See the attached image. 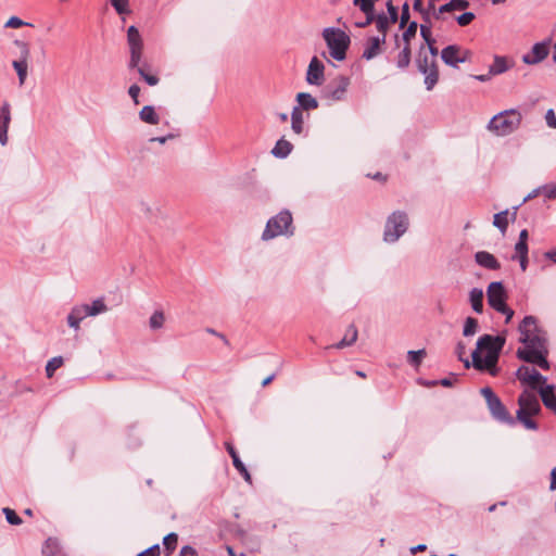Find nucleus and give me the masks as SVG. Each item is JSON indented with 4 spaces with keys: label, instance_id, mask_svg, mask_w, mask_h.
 Returning <instances> with one entry per match:
<instances>
[{
    "label": "nucleus",
    "instance_id": "55",
    "mask_svg": "<svg viewBox=\"0 0 556 556\" xmlns=\"http://www.w3.org/2000/svg\"><path fill=\"white\" fill-rule=\"evenodd\" d=\"M545 121L549 128L556 129V115L553 109L547 110Z\"/></svg>",
    "mask_w": 556,
    "mask_h": 556
},
{
    "label": "nucleus",
    "instance_id": "2",
    "mask_svg": "<svg viewBox=\"0 0 556 556\" xmlns=\"http://www.w3.org/2000/svg\"><path fill=\"white\" fill-rule=\"evenodd\" d=\"M504 344L503 337L481 336L477 341V349L471 354L472 366L477 370H488L491 376H496L498 374L496 364Z\"/></svg>",
    "mask_w": 556,
    "mask_h": 556
},
{
    "label": "nucleus",
    "instance_id": "49",
    "mask_svg": "<svg viewBox=\"0 0 556 556\" xmlns=\"http://www.w3.org/2000/svg\"><path fill=\"white\" fill-rule=\"evenodd\" d=\"M476 18L475 13L472 12H465L456 17L457 24L459 26H467L469 25L473 20Z\"/></svg>",
    "mask_w": 556,
    "mask_h": 556
},
{
    "label": "nucleus",
    "instance_id": "61",
    "mask_svg": "<svg viewBox=\"0 0 556 556\" xmlns=\"http://www.w3.org/2000/svg\"><path fill=\"white\" fill-rule=\"evenodd\" d=\"M497 312L506 316V318H505L506 324H508L511 320V318L515 314L514 311L510 307H508L507 304L505 305V309L497 311Z\"/></svg>",
    "mask_w": 556,
    "mask_h": 556
},
{
    "label": "nucleus",
    "instance_id": "7",
    "mask_svg": "<svg viewBox=\"0 0 556 556\" xmlns=\"http://www.w3.org/2000/svg\"><path fill=\"white\" fill-rule=\"evenodd\" d=\"M481 394L485 399V402L493 418L507 425H515V418L508 413L500 397L493 392L491 388H482Z\"/></svg>",
    "mask_w": 556,
    "mask_h": 556
},
{
    "label": "nucleus",
    "instance_id": "63",
    "mask_svg": "<svg viewBox=\"0 0 556 556\" xmlns=\"http://www.w3.org/2000/svg\"><path fill=\"white\" fill-rule=\"evenodd\" d=\"M420 35H421L422 39H427V38L431 37L432 36L431 27L429 25L421 24L420 25Z\"/></svg>",
    "mask_w": 556,
    "mask_h": 556
},
{
    "label": "nucleus",
    "instance_id": "52",
    "mask_svg": "<svg viewBox=\"0 0 556 556\" xmlns=\"http://www.w3.org/2000/svg\"><path fill=\"white\" fill-rule=\"evenodd\" d=\"M29 25L28 23L22 21L17 16L10 17L7 23L4 24V27L7 28H20L22 26Z\"/></svg>",
    "mask_w": 556,
    "mask_h": 556
},
{
    "label": "nucleus",
    "instance_id": "19",
    "mask_svg": "<svg viewBox=\"0 0 556 556\" xmlns=\"http://www.w3.org/2000/svg\"><path fill=\"white\" fill-rule=\"evenodd\" d=\"M555 387L552 384L542 386L539 388V394L542 399L543 404L548 409H552L556 414V395Z\"/></svg>",
    "mask_w": 556,
    "mask_h": 556
},
{
    "label": "nucleus",
    "instance_id": "17",
    "mask_svg": "<svg viewBox=\"0 0 556 556\" xmlns=\"http://www.w3.org/2000/svg\"><path fill=\"white\" fill-rule=\"evenodd\" d=\"M386 42L384 37H370L366 42V47L362 56L366 60H371L381 53V45Z\"/></svg>",
    "mask_w": 556,
    "mask_h": 556
},
{
    "label": "nucleus",
    "instance_id": "53",
    "mask_svg": "<svg viewBox=\"0 0 556 556\" xmlns=\"http://www.w3.org/2000/svg\"><path fill=\"white\" fill-rule=\"evenodd\" d=\"M448 3L453 11L466 10L469 7V1L467 0H451Z\"/></svg>",
    "mask_w": 556,
    "mask_h": 556
},
{
    "label": "nucleus",
    "instance_id": "33",
    "mask_svg": "<svg viewBox=\"0 0 556 556\" xmlns=\"http://www.w3.org/2000/svg\"><path fill=\"white\" fill-rule=\"evenodd\" d=\"M108 311V306L105 305L103 299H97L91 304H87V312L89 316H97L99 314L105 313Z\"/></svg>",
    "mask_w": 556,
    "mask_h": 556
},
{
    "label": "nucleus",
    "instance_id": "37",
    "mask_svg": "<svg viewBox=\"0 0 556 556\" xmlns=\"http://www.w3.org/2000/svg\"><path fill=\"white\" fill-rule=\"evenodd\" d=\"M410 63V47L405 45L403 50L399 53L396 65L399 68H406Z\"/></svg>",
    "mask_w": 556,
    "mask_h": 556
},
{
    "label": "nucleus",
    "instance_id": "3",
    "mask_svg": "<svg viewBox=\"0 0 556 556\" xmlns=\"http://www.w3.org/2000/svg\"><path fill=\"white\" fill-rule=\"evenodd\" d=\"M294 230L291 212L282 210L267 220L261 238L263 241H269L279 236L291 237L294 235Z\"/></svg>",
    "mask_w": 556,
    "mask_h": 556
},
{
    "label": "nucleus",
    "instance_id": "12",
    "mask_svg": "<svg viewBox=\"0 0 556 556\" xmlns=\"http://www.w3.org/2000/svg\"><path fill=\"white\" fill-rule=\"evenodd\" d=\"M460 47L456 45H450L441 51V59L446 65L456 68L458 67L459 63L467 61L468 51H465L464 55H460Z\"/></svg>",
    "mask_w": 556,
    "mask_h": 556
},
{
    "label": "nucleus",
    "instance_id": "44",
    "mask_svg": "<svg viewBox=\"0 0 556 556\" xmlns=\"http://www.w3.org/2000/svg\"><path fill=\"white\" fill-rule=\"evenodd\" d=\"M531 370L532 368L528 367V366H520L517 371H516V377L517 379L522 383V384H528V381L530 379V374H531Z\"/></svg>",
    "mask_w": 556,
    "mask_h": 556
},
{
    "label": "nucleus",
    "instance_id": "26",
    "mask_svg": "<svg viewBox=\"0 0 556 556\" xmlns=\"http://www.w3.org/2000/svg\"><path fill=\"white\" fill-rule=\"evenodd\" d=\"M292 148L293 146L291 144V142L281 138L276 142L275 147L271 150V153L276 157L285 159L291 153Z\"/></svg>",
    "mask_w": 556,
    "mask_h": 556
},
{
    "label": "nucleus",
    "instance_id": "58",
    "mask_svg": "<svg viewBox=\"0 0 556 556\" xmlns=\"http://www.w3.org/2000/svg\"><path fill=\"white\" fill-rule=\"evenodd\" d=\"M137 556H160V545L155 544L139 553Z\"/></svg>",
    "mask_w": 556,
    "mask_h": 556
},
{
    "label": "nucleus",
    "instance_id": "14",
    "mask_svg": "<svg viewBox=\"0 0 556 556\" xmlns=\"http://www.w3.org/2000/svg\"><path fill=\"white\" fill-rule=\"evenodd\" d=\"M519 408L530 412V414L539 415L541 413V405L536 395L528 390H525L518 397Z\"/></svg>",
    "mask_w": 556,
    "mask_h": 556
},
{
    "label": "nucleus",
    "instance_id": "56",
    "mask_svg": "<svg viewBox=\"0 0 556 556\" xmlns=\"http://www.w3.org/2000/svg\"><path fill=\"white\" fill-rule=\"evenodd\" d=\"M450 12H453V10H451L450 3L447 2L443 5H441L438 10L434 9V11L432 12V16L435 20H440L443 13H450Z\"/></svg>",
    "mask_w": 556,
    "mask_h": 556
},
{
    "label": "nucleus",
    "instance_id": "20",
    "mask_svg": "<svg viewBox=\"0 0 556 556\" xmlns=\"http://www.w3.org/2000/svg\"><path fill=\"white\" fill-rule=\"evenodd\" d=\"M476 262L488 269L497 270L501 268L500 262L495 256L486 251H479L475 254Z\"/></svg>",
    "mask_w": 556,
    "mask_h": 556
},
{
    "label": "nucleus",
    "instance_id": "43",
    "mask_svg": "<svg viewBox=\"0 0 556 556\" xmlns=\"http://www.w3.org/2000/svg\"><path fill=\"white\" fill-rule=\"evenodd\" d=\"M225 447L228 452V454L230 455V457L232 458V465L233 467L239 470L241 468H243L244 464L241 462L236 448L233 447V445L229 442H226L225 443Z\"/></svg>",
    "mask_w": 556,
    "mask_h": 556
},
{
    "label": "nucleus",
    "instance_id": "40",
    "mask_svg": "<svg viewBox=\"0 0 556 556\" xmlns=\"http://www.w3.org/2000/svg\"><path fill=\"white\" fill-rule=\"evenodd\" d=\"M178 543V535L175 532L168 533L163 539V545L165 551L167 552V555H169L177 546Z\"/></svg>",
    "mask_w": 556,
    "mask_h": 556
},
{
    "label": "nucleus",
    "instance_id": "34",
    "mask_svg": "<svg viewBox=\"0 0 556 556\" xmlns=\"http://www.w3.org/2000/svg\"><path fill=\"white\" fill-rule=\"evenodd\" d=\"M374 22L376 23V27L381 34V37L386 38L390 25L388 16L384 13L378 15L374 13Z\"/></svg>",
    "mask_w": 556,
    "mask_h": 556
},
{
    "label": "nucleus",
    "instance_id": "11",
    "mask_svg": "<svg viewBox=\"0 0 556 556\" xmlns=\"http://www.w3.org/2000/svg\"><path fill=\"white\" fill-rule=\"evenodd\" d=\"M552 39L536 42L530 52L523 54L522 62L528 65H534L542 62L549 53Z\"/></svg>",
    "mask_w": 556,
    "mask_h": 556
},
{
    "label": "nucleus",
    "instance_id": "30",
    "mask_svg": "<svg viewBox=\"0 0 556 556\" xmlns=\"http://www.w3.org/2000/svg\"><path fill=\"white\" fill-rule=\"evenodd\" d=\"M43 556H66L59 543L53 539H48L43 547Z\"/></svg>",
    "mask_w": 556,
    "mask_h": 556
},
{
    "label": "nucleus",
    "instance_id": "9",
    "mask_svg": "<svg viewBox=\"0 0 556 556\" xmlns=\"http://www.w3.org/2000/svg\"><path fill=\"white\" fill-rule=\"evenodd\" d=\"M349 86L350 78L346 76H339L324 88L323 97L331 101H342L345 99Z\"/></svg>",
    "mask_w": 556,
    "mask_h": 556
},
{
    "label": "nucleus",
    "instance_id": "48",
    "mask_svg": "<svg viewBox=\"0 0 556 556\" xmlns=\"http://www.w3.org/2000/svg\"><path fill=\"white\" fill-rule=\"evenodd\" d=\"M519 256H528V242L517 241L515 244V255H513V260H516Z\"/></svg>",
    "mask_w": 556,
    "mask_h": 556
},
{
    "label": "nucleus",
    "instance_id": "38",
    "mask_svg": "<svg viewBox=\"0 0 556 556\" xmlns=\"http://www.w3.org/2000/svg\"><path fill=\"white\" fill-rule=\"evenodd\" d=\"M11 122L10 104L4 102L0 109V129H9Z\"/></svg>",
    "mask_w": 556,
    "mask_h": 556
},
{
    "label": "nucleus",
    "instance_id": "64",
    "mask_svg": "<svg viewBox=\"0 0 556 556\" xmlns=\"http://www.w3.org/2000/svg\"><path fill=\"white\" fill-rule=\"evenodd\" d=\"M549 490H552V491L556 490V466L552 469V472H551Z\"/></svg>",
    "mask_w": 556,
    "mask_h": 556
},
{
    "label": "nucleus",
    "instance_id": "31",
    "mask_svg": "<svg viewBox=\"0 0 556 556\" xmlns=\"http://www.w3.org/2000/svg\"><path fill=\"white\" fill-rule=\"evenodd\" d=\"M14 70L17 73L20 85H23L25 83V79L27 77V61L26 58H23L22 60H15L12 63Z\"/></svg>",
    "mask_w": 556,
    "mask_h": 556
},
{
    "label": "nucleus",
    "instance_id": "39",
    "mask_svg": "<svg viewBox=\"0 0 556 556\" xmlns=\"http://www.w3.org/2000/svg\"><path fill=\"white\" fill-rule=\"evenodd\" d=\"M63 365V357L55 356L52 357L46 365V374L48 378H51L55 370L59 369Z\"/></svg>",
    "mask_w": 556,
    "mask_h": 556
},
{
    "label": "nucleus",
    "instance_id": "6",
    "mask_svg": "<svg viewBox=\"0 0 556 556\" xmlns=\"http://www.w3.org/2000/svg\"><path fill=\"white\" fill-rule=\"evenodd\" d=\"M409 227V218L404 211H394L386 220L383 229V241L395 243L406 233Z\"/></svg>",
    "mask_w": 556,
    "mask_h": 556
},
{
    "label": "nucleus",
    "instance_id": "27",
    "mask_svg": "<svg viewBox=\"0 0 556 556\" xmlns=\"http://www.w3.org/2000/svg\"><path fill=\"white\" fill-rule=\"evenodd\" d=\"M469 301L472 309L481 314L483 312V291L479 288H473L469 293Z\"/></svg>",
    "mask_w": 556,
    "mask_h": 556
},
{
    "label": "nucleus",
    "instance_id": "59",
    "mask_svg": "<svg viewBox=\"0 0 556 556\" xmlns=\"http://www.w3.org/2000/svg\"><path fill=\"white\" fill-rule=\"evenodd\" d=\"M543 191L547 199H556V184L543 187Z\"/></svg>",
    "mask_w": 556,
    "mask_h": 556
},
{
    "label": "nucleus",
    "instance_id": "15",
    "mask_svg": "<svg viewBox=\"0 0 556 556\" xmlns=\"http://www.w3.org/2000/svg\"><path fill=\"white\" fill-rule=\"evenodd\" d=\"M89 317L87 312V304L75 305L67 315V324L71 328L78 330L80 321Z\"/></svg>",
    "mask_w": 556,
    "mask_h": 556
},
{
    "label": "nucleus",
    "instance_id": "36",
    "mask_svg": "<svg viewBox=\"0 0 556 556\" xmlns=\"http://www.w3.org/2000/svg\"><path fill=\"white\" fill-rule=\"evenodd\" d=\"M426 350L425 349H421V350H418V351H408L407 352V362L418 368L422 362V358L426 356Z\"/></svg>",
    "mask_w": 556,
    "mask_h": 556
},
{
    "label": "nucleus",
    "instance_id": "42",
    "mask_svg": "<svg viewBox=\"0 0 556 556\" xmlns=\"http://www.w3.org/2000/svg\"><path fill=\"white\" fill-rule=\"evenodd\" d=\"M546 377L542 376L536 369L532 368L528 384L531 389H538V384H544Z\"/></svg>",
    "mask_w": 556,
    "mask_h": 556
},
{
    "label": "nucleus",
    "instance_id": "29",
    "mask_svg": "<svg viewBox=\"0 0 556 556\" xmlns=\"http://www.w3.org/2000/svg\"><path fill=\"white\" fill-rule=\"evenodd\" d=\"M304 116L300 108H293L291 112V128L300 135L303 132Z\"/></svg>",
    "mask_w": 556,
    "mask_h": 556
},
{
    "label": "nucleus",
    "instance_id": "24",
    "mask_svg": "<svg viewBox=\"0 0 556 556\" xmlns=\"http://www.w3.org/2000/svg\"><path fill=\"white\" fill-rule=\"evenodd\" d=\"M139 118L150 125H157L160 123V115L152 105H144L139 112Z\"/></svg>",
    "mask_w": 556,
    "mask_h": 556
},
{
    "label": "nucleus",
    "instance_id": "62",
    "mask_svg": "<svg viewBox=\"0 0 556 556\" xmlns=\"http://www.w3.org/2000/svg\"><path fill=\"white\" fill-rule=\"evenodd\" d=\"M143 79L144 81L149 85V86H155L159 84L160 79L156 75H143Z\"/></svg>",
    "mask_w": 556,
    "mask_h": 556
},
{
    "label": "nucleus",
    "instance_id": "25",
    "mask_svg": "<svg viewBox=\"0 0 556 556\" xmlns=\"http://www.w3.org/2000/svg\"><path fill=\"white\" fill-rule=\"evenodd\" d=\"M416 63L419 72H425L427 67L438 66L437 59H434L433 56H429L425 52V46L420 47Z\"/></svg>",
    "mask_w": 556,
    "mask_h": 556
},
{
    "label": "nucleus",
    "instance_id": "60",
    "mask_svg": "<svg viewBox=\"0 0 556 556\" xmlns=\"http://www.w3.org/2000/svg\"><path fill=\"white\" fill-rule=\"evenodd\" d=\"M178 556H197V552L193 547L186 545L180 549Z\"/></svg>",
    "mask_w": 556,
    "mask_h": 556
},
{
    "label": "nucleus",
    "instance_id": "21",
    "mask_svg": "<svg viewBox=\"0 0 556 556\" xmlns=\"http://www.w3.org/2000/svg\"><path fill=\"white\" fill-rule=\"evenodd\" d=\"M295 100L298 102L295 108H300L301 112L313 111L319 106L317 99L308 92H299Z\"/></svg>",
    "mask_w": 556,
    "mask_h": 556
},
{
    "label": "nucleus",
    "instance_id": "23",
    "mask_svg": "<svg viewBox=\"0 0 556 556\" xmlns=\"http://www.w3.org/2000/svg\"><path fill=\"white\" fill-rule=\"evenodd\" d=\"M535 416L534 414H530V412L518 408L516 412V420H518L526 429L528 430H538L539 425L531 417Z\"/></svg>",
    "mask_w": 556,
    "mask_h": 556
},
{
    "label": "nucleus",
    "instance_id": "1",
    "mask_svg": "<svg viewBox=\"0 0 556 556\" xmlns=\"http://www.w3.org/2000/svg\"><path fill=\"white\" fill-rule=\"evenodd\" d=\"M518 330L520 332L519 341L526 348L517 350V357L523 362L535 364L544 370L549 369L546 338L539 329L536 318L531 315L526 316L519 324Z\"/></svg>",
    "mask_w": 556,
    "mask_h": 556
},
{
    "label": "nucleus",
    "instance_id": "13",
    "mask_svg": "<svg viewBox=\"0 0 556 556\" xmlns=\"http://www.w3.org/2000/svg\"><path fill=\"white\" fill-rule=\"evenodd\" d=\"M324 64L316 56H314L308 64L306 81L309 85L320 86L324 81Z\"/></svg>",
    "mask_w": 556,
    "mask_h": 556
},
{
    "label": "nucleus",
    "instance_id": "18",
    "mask_svg": "<svg viewBox=\"0 0 556 556\" xmlns=\"http://www.w3.org/2000/svg\"><path fill=\"white\" fill-rule=\"evenodd\" d=\"M519 205L513 207V212L509 213L508 210L502 211L500 213H496L493 216V225L501 230V232L504 235L508 227V215H510L511 222H514L517 217V210Z\"/></svg>",
    "mask_w": 556,
    "mask_h": 556
},
{
    "label": "nucleus",
    "instance_id": "10",
    "mask_svg": "<svg viewBox=\"0 0 556 556\" xmlns=\"http://www.w3.org/2000/svg\"><path fill=\"white\" fill-rule=\"evenodd\" d=\"M486 298L488 304L496 312L505 309L507 292L504 288L503 282H491L486 289Z\"/></svg>",
    "mask_w": 556,
    "mask_h": 556
},
{
    "label": "nucleus",
    "instance_id": "51",
    "mask_svg": "<svg viewBox=\"0 0 556 556\" xmlns=\"http://www.w3.org/2000/svg\"><path fill=\"white\" fill-rule=\"evenodd\" d=\"M387 10L389 13V17H388L389 23L390 24L396 23L399 20V12H397V8L393 5L392 1L387 2Z\"/></svg>",
    "mask_w": 556,
    "mask_h": 556
},
{
    "label": "nucleus",
    "instance_id": "32",
    "mask_svg": "<svg viewBox=\"0 0 556 556\" xmlns=\"http://www.w3.org/2000/svg\"><path fill=\"white\" fill-rule=\"evenodd\" d=\"M491 74L493 75H500L508 71V65L506 62V59L504 56L495 55L494 62L490 66Z\"/></svg>",
    "mask_w": 556,
    "mask_h": 556
},
{
    "label": "nucleus",
    "instance_id": "47",
    "mask_svg": "<svg viewBox=\"0 0 556 556\" xmlns=\"http://www.w3.org/2000/svg\"><path fill=\"white\" fill-rule=\"evenodd\" d=\"M111 3L118 14H127L130 12L128 9V0H111Z\"/></svg>",
    "mask_w": 556,
    "mask_h": 556
},
{
    "label": "nucleus",
    "instance_id": "35",
    "mask_svg": "<svg viewBox=\"0 0 556 556\" xmlns=\"http://www.w3.org/2000/svg\"><path fill=\"white\" fill-rule=\"evenodd\" d=\"M164 323H165L164 312L155 311L149 319V327L151 330H159L164 326Z\"/></svg>",
    "mask_w": 556,
    "mask_h": 556
},
{
    "label": "nucleus",
    "instance_id": "22",
    "mask_svg": "<svg viewBox=\"0 0 556 556\" xmlns=\"http://www.w3.org/2000/svg\"><path fill=\"white\" fill-rule=\"evenodd\" d=\"M357 337H358L357 328L354 324H351L346 328L345 334L342 338V340H340L338 343L332 345V348L340 350V349H344L346 346H351L356 342Z\"/></svg>",
    "mask_w": 556,
    "mask_h": 556
},
{
    "label": "nucleus",
    "instance_id": "45",
    "mask_svg": "<svg viewBox=\"0 0 556 556\" xmlns=\"http://www.w3.org/2000/svg\"><path fill=\"white\" fill-rule=\"evenodd\" d=\"M417 28V22H412L408 24L407 28L403 33V40L405 41V45H409L410 39L416 36Z\"/></svg>",
    "mask_w": 556,
    "mask_h": 556
},
{
    "label": "nucleus",
    "instance_id": "57",
    "mask_svg": "<svg viewBox=\"0 0 556 556\" xmlns=\"http://www.w3.org/2000/svg\"><path fill=\"white\" fill-rule=\"evenodd\" d=\"M140 87L136 84L131 85L128 89V94L132 99L135 104L139 103Z\"/></svg>",
    "mask_w": 556,
    "mask_h": 556
},
{
    "label": "nucleus",
    "instance_id": "16",
    "mask_svg": "<svg viewBox=\"0 0 556 556\" xmlns=\"http://www.w3.org/2000/svg\"><path fill=\"white\" fill-rule=\"evenodd\" d=\"M353 3L366 15V22L355 23L356 27L364 28L374 23V0H353Z\"/></svg>",
    "mask_w": 556,
    "mask_h": 556
},
{
    "label": "nucleus",
    "instance_id": "54",
    "mask_svg": "<svg viewBox=\"0 0 556 556\" xmlns=\"http://www.w3.org/2000/svg\"><path fill=\"white\" fill-rule=\"evenodd\" d=\"M409 21V5L405 2L402 7L400 27L403 28Z\"/></svg>",
    "mask_w": 556,
    "mask_h": 556
},
{
    "label": "nucleus",
    "instance_id": "5",
    "mask_svg": "<svg viewBox=\"0 0 556 556\" xmlns=\"http://www.w3.org/2000/svg\"><path fill=\"white\" fill-rule=\"evenodd\" d=\"M323 37L330 55L337 61H343L351 43L350 36L340 28L328 27L323 30Z\"/></svg>",
    "mask_w": 556,
    "mask_h": 556
},
{
    "label": "nucleus",
    "instance_id": "8",
    "mask_svg": "<svg viewBox=\"0 0 556 556\" xmlns=\"http://www.w3.org/2000/svg\"><path fill=\"white\" fill-rule=\"evenodd\" d=\"M127 41L130 50V60L128 63V67L134 70L135 66H138L141 61L143 42L139 30L136 26L131 25L127 29Z\"/></svg>",
    "mask_w": 556,
    "mask_h": 556
},
{
    "label": "nucleus",
    "instance_id": "4",
    "mask_svg": "<svg viewBox=\"0 0 556 556\" xmlns=\"http://www.w3.org/2000/svg\"><path fill=\"white\" fill-rule=\"evenodd\" d=\"M521 119L522 115L519 111L515 109L505 110L490 119L488 129L497 136H508L519 128Z\"/></svg>",
    "mask_w": 556,
    "mask_h": 556
},
{
    "label": "nucleus",
    "instance_id": "41",
    "mask_svg": "<svg viewBox=\"0 0 556 556\" xmlns=\"http://www.w3.org/2000/svg\"><path fill=\"white\" fill-rule=\"evenodd\" d=\"M478 331V320L473 317H467L464 325L463 334L465 337L473 336Z\"/></svg>",
    "mask_w": 556,
    "mask_h": 556
},
{
    "label": "nucleus",
    "instance_id": "46",
    "mask_svg": "<svg viewBox=\"0 0 556 556\" xmlns=\"http://www.w3.org/2000/svg\"><path fill=\"white\" fill-rule=\"evenodd\" d=\"M2 511L5 515V519L10 525L18 526L22 523V519L16 515V513L13 509L5 507L2 509Z\"/></svg>",
    "mask_w": 556,
    "mask_h": 556
},
{
    "label": "nucleus",
    "instance_id": "28",
    "mask_svg": "<svg viewBox=\"0 0 556 556\" xmlns=\"http://www.w3.org/2000/svg\"><path fill=\"white\" fill-rule=\"evenodd\" d=\"M425 75V85L428 91L432 90L439 80V70L438 66L427 67L425 72H420Z\"/></svg>",
    "mask_w": 556,
    "mask_h": 556
},
{
    "label": "nucleus",
    "instance_id": "50",
    "mask_svg": "<svg viewBox=\"0 0 556 556\" xmlns=\"http://www.w3.org/2000/svg\"><path fill=\"white\" fill-rule=\"evenodd\" d=\"M455 352L458 356V359L464 363V366L466 368H469L470 363H469L468 358H464V355L466 353V345L463 342H458L456 345Z\"/></svg>",
    "mask_w": 556,
    "mask_h": 556
}]
</instances>
